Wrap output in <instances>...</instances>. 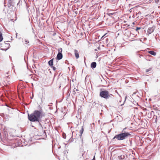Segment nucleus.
Listing matches in <instances>:
<instances>
[{"instance_id":"1","label":"nucleus","mask_w":160,"mask_h":160,"mask_svg":"<svg viewBox=\"0 0 160 160\" xmlns=\"http://www.w3.org/2000/svg\"><path fill=\"white\" fill-rule=\"evenodd\" d=\"M42 110H35L33 113L30 114H28V120L32 122H38L39 125H41L40 119L42 117Z\"/></svg>"},{"instance_id":"2","label":"nucleus","mask_w":160,"mask_h":160,"mask_svg":"<svg viewBox=\"0 0 160 160\" xmlns=\"http://www.w3.org/2000/svg\"><path fill=\"white\" fill-rule=\"evenodd\" d=\"M126 128H124L122 131V132L116 135L113 138V140L117 139L118 140H122L126 139L129 137L131 136L130 133L128 132H125Z\"/></svg>"},{"instance_id":"3","label":"nucleus","mask_w":160,"mask_h":160,"mask_svg":"<svg viewBox=\"0 0 160 160\" xmlns=\"http://www.w3.org/2000/svg\"><path fill=\"white\" fill-rule=\"evenodd\" d=\"M99 96L101 97L106 99H108L109 98L112 99L114 98L113 95L109 93L108 91L105 90H100Z\"/></svg>"},{"instance_id":"4","label":"nucleus","mask_w":160,"mask_h":160,"mask_svg":"<svg viewBox=\"0 0 160 160\" xmlns=\"http://www.w3.org/2000/svg\"><path fill=\"white\" fill-rule=\"evenodd\" d=\"M155 27L153 26L152 27L149 28L147 31V32L148 34H151L153 32L155 29Z\"/></svg>"},{"instance_id":"5","label":"nucleus","mask_w":160,"mask_h":160,"mask_svg":"<svg viewBox=\"0 0 160 160\" xmlns=\"http://www.w3.org/2000/svg\"><path fill=\"white\" fill-rule=\"evenodd\" d=\"M62 53H58L57 57H56V59L57 60H60L61 59H62Z\"/></svg>"},{"instance_id":"6","label":"nucleus","mask_w":160,"mask_h":160,"mask_svg":"<svg viewBox=\"0 0 160 160\" xmlns=\"http://www.w3.org/2000/svg\"><path fill=\"white\" fill-rule=\"evenodd\" d=\"M131 33L130 31H129L126 30L125 31V32L124 33V35L125 36H127L128 37H130L131 35Z\"/></svg>"},{"instance_id":"7","label":"nucleus","mask_w":160,"mask_h":160,"mask_svg":"<svg viewBox=\"0 0 160 160\" xmlns=\"http://www.w3.org/2000/svg\"><path fill=\"white\" fill-rule=\"evenodd\" d=\"M13 0H8V7H10L11 6H12L13 5Z\"/></svg>"},{"instance_id":"8","label":"nucleus","mask_w":160,"mask_h":160,"mask_svg":"<svg viewBox=\"0 0 160 160\" xmlns=\"http://www.w3.org/2000/svg\"><path fill=\"white\" fill-rule=\"evenodd\" d=\"M97 63L95 62H93L91 64V67L92 69L95 68L96 66Z\"/></svg>"},{"instance_id":"9","label":"nucleus","mask_w":160,"mask_h":160,"mask_svg":"<svg viewBox=\"0 0 160 160\" xmlns=\"http://www.w3.org/2000/svg\"><path fill=\"white\" fill-rule=\"evenodd\" d=\"M75 55L76 58L78 59L79 58V55L78 51L76 49L74 50Z\"/></svg>"},{"instance_id":"10","label":"nucleus","mask_w":160,"mask_h":160,"mask_svg":"<svg viewBox=\"0 0 160 160\" xmlns=\"http://www.w3.org/2000/svg\"><path fill=\"white\" fill-rule=\"evenodd\" d=\"M22 42H23L24 44L27 45V46H28V45L29 46L30 45L29 44V42L28 41V40H27L26 39H25L24 40V42L23 41H22Z\"/></svg>"},{"instance_id":"11","label":"nucleus","mask_w":160,"mask_h":160,"mask_svg":"<svg viewBox=\"0 0 160 160\" xmlns=\"http://www.w3.org/2000/svg\"><path fill=\"white\" fill-rule=\"evenodd\" d=\"M125 158L124 155L119 156L118 157V158L119 160H123Z\"/></svg>"},{"instance_id":"12","label":"nucleus","mask_w":160,"mask_h":160,"mask_svg":"<svg viewBox=\"0 0 160 160\" xmlns=\"http://www.w3.org/2000/svg\"><path fill=\"white\" fill-rule=\"evenodd\" d=\"M53 58L49 61L48 62V63L49 65L52 66H53Z\"/></svg>"},{"instance_id":"13","label":"nucleus","mask_w":160,"mask_h":160,"mask_svg":"<svg viewBox=\"0 0 160 160\" xmlns=\"http://www.w3.org/2000/svg\"><path fill=\"white\" fill-rule=\"evenodd\" d=\"M148 53L150 54L151 55L155 56L156 54V53L155 52L152 51H149L148 52Z\"/></svg>"},{"instance_id":"14","label":"nucleus","mask_w":160,"mask_h":160,"mask_svg":"<svg viewBox=\"0 0 160 160\" xmlns=\"http://www.w3.org/2000/svg\"><path fill=\"white\" fill-rule=\"evenodd\" d=\"M83 126H82L81 129L80 130V131H79V132L80 133V138H81L82 135L83 133Z\"/></svg>"},{"instance_id":"15","label":"nucleus","mask_w":160,"mask_h":160,"mask_svg":"<svg viewBox=\"0 0 160 160\" xmlns=\"http://www.w3.org/2000/svg\"><path fill=\"white\" fill-rule=\"evenodd\" d=\"M3 38L2 36V34L1 32H0V42L3 40Z\"/></svg>"},{"instance_id":"16","label":"nucleus","mask_w":160,"mask_h":160,"mask_svg":"<svg viewBox=\"0 0 160 160\" xmlns=\"http://www.w3.org/2000/svg\"><path fill=\"white\" fill-rule=\"evenodd\" d=\"M151 68H148V69H146V72L147 73V74H148V73H147V72L150 71L151 70Z\"/></svg>"},{"instance_id":"17","label":"nucleus","mask_w":160,"mask_h":160,"mask_svg":"<svg viewBox=\"0 0 160 160\" xmlns=\"http://www.w3.org/2000/svg\"><path fill=\"white\" fill-rule=\"evenodd\" d=\"M58 53H62V49L61 48H59L58 49Z\"/></svg>"},{"instance_id":"18","label":"nucleus","mask_w":160,"mask_h":160,"mask_svg":"<svg viewBox=\"0 0 160 160\" xmlns=\"http://www.w3.org/2000/svg\"><path fill=\"white\" fill-rule=\"evenodd\" d=\"M8 42V41H6V42ZM5 43L7 44V47H8V48H9L10 47V45L9 43H6V42H5Z\"/></svg>"},{"instance_id":"19","label":"nucleus","mask_w":160,"mask_h":160,"mask_svg":"<svg viewBox=\"0 0 160 160\" xmlns=\"http://www.w3.org/2000/svg\"><path fill=\"white\" fill-rule=\"evenodd\" d=\"M53 70L54 71H55L56 70V68L55 67H54L53 66H51Z\"/></svg>"},{"instance_id":"20","label":"nucleus","mask_w":160,"mask_h":160,"mask_svg":"<svg viewBox=\"0 0 160 160\" xmlns=\"http://www.w3.org/2000/svg\"><path fill=\"white\" fill-rule=\"evenodd\" d=\"M141 28L140 27H137L136 29V31H137L138 30L140 29Z\"/></svg>"},{"instance_id":"21","label":"nucleus","mask_w":160,"mask_h":160,"mask_svg":"<svg viewBox=\"0 0 160 160\" xmlns=\"http://www.w3.org/2000/svg\"><path fill=\"white\" fill-rule=\"evenodd\" d=\"M22 1H19L18 2V3L17 5H20V4H21V2Z\"/></svg>"},{"instance_id":"22","label":"nucleus","mask_w":160,"mask_h":160,"mask_svg":"<svg viewBox=\"0 0 160 160\" xmlns=\"http://www.w3.org/2000/svg\"><path fill=\"white\" fill-rule=\"evenodd\" d=\"M8 72H7V73H6V75H5V76L6 77H7V78L8 77Z\"/></svg>"},{"instance_id":"23","label":"nucleus","mask_w":160,"mask_h":160,"mask_svg":"<svg viewBox=\"0 0 160 160\" xmlns=\"http://www.w3.org/2000/svg\"><path fill=\"white\" fill-rule=\"evenodd\" d=\"M73 92L74 94H75L76 93L75 91V90H73Z\"/></svg>"},{"instance_id":"24","label":"nucleus","mask_w":160,"mask_h":160,"mask_svg":"<svg viewBox=\"0 0 160 160\" xmlns=\"http://www.w3.org/2000/svg\"><path fill=\"white\" fill-rule=\"evenodd\" d=\"M127 98V96H126V97H125V100H124V102L125 101H126V99Z\"/></svg>"},{"instance_id":"25","label":"nucleus","mask_w":160,"mask_h":160,"mask_svg":"<svg viewBox=\"0 0 160 160\" xmlns=\"http://www.w3.org/2000/svg\"><path fill=\"white\" fill-rule=\"evenodd\" d=\"M158 1H159V0H156V2H158Z\"/></svg>"},{"instance_id":"26","label":"nucleus","mask_w":160,"mask_h":160,"mask_svg":"<svg viewBox=\"0 0 160 160\" xmlns=\"http://www.w3.org/2000/svg\"><path fill=\"white\" fill-rule=\"evenodd\" d=\"M61 148L60 146H58V148Z\"/></svg>"},{"instance_id":"27","label":"nucleus","mask_w":160,"mask_h":160,"mask_svg":"<svg viewBox=\"0 0 160 160\" xmlns=\"http://www.w3.org/2000/svg\"><path fill=\"white\" fill-rule=\"evenodd\" d=\"M113 14V13H109V14H111V15H112Z\"/></svg>"},{"instance_id":"28","label":"nucleus","mask_w":160,"mask_h":160,"mask_svg":"<svg viewBox=\"0 0 160 160\" xmlns=\"http://www.w3.org/2000/svg\"><path fill=\"white\" fill-rule=\"evenodd\" d=\"M82 140V143H83V140H82H82Z\"/></svg>"},{"instance_id":"29","label":"nucleus","mask_w":160,"mask_h":160,"mask_svg":"<svg viewBox=\"0 0 160 160\" xmlns=\"http://www.w3.org/2000/svg\"><path fill=\"white\" fill-rule=\"evenodd\" d=\"M63 138H66V137H64V136H63Z\"/></svg>"},{"instance_id":"30","label":"nucleus","mask_w":160,"mask_h":160,"mask_svg":"<svg viewBox=\"0 0 160 160\" xmlns=\"http://www.w3.org/2000/svg\"><path fill=\"white\" fill-rule=\"evenodd\" d=\"M123 104H121V106H122V105H123Z\"/></svg>"},{"instance_id":"31","label":"nucleus","mask_w":160,"mask_h":160,"mask_svg":"<svg viewBox=\"0 0 160 160\" xmlns=\"http://www.w3.org/2000/svg\"><path fill=\"white\" fill-rule=\"evenodd\" d=\"M76 91H78V89H76Z\"/></svg>"},{"instance_id":"32","label":"nucleus","mask_w":160,"mask_h":160,"mask_svg":"<svg viewBox=\"0 0 160 160\" xmlns=\"http://www.w3.org/2000/svg\"><path fill=\"white\" fill-rule=\"evenodd\" d=\"M133 24H134V22H133Z\"/></svg>"},{"instance_id":"33","label":"nucleus","mask_w":160,"mask_h":160,"mask_svg":"<svg viewBox=\"0 0 160 160\" xmlns=\"http://www.w3.org/2000/svg\"><path fill=\"white\" fill-rule=\"evenodd\" d=\"M33 98V97H32V98Z\"/></svg>"},{"instance_id":"34","label":"nucleus","mask_w":160,"mask_h":160,"mask_svg":"<svg viewBox=\"0 0 160 160\" xmlns=\"http://www.w3.org/2000/svg\"><path fill=\"white\" fill-rule=\"evenodd\" d=\"M33 98V97H32V98Z\"/></svg>"},{"instance_id":"35","label":"nucleus","mask_w":160,"mask_h":160,"mask_svg":"<svg viewBox=\"0 0 160 160\" xmlns=\"http://www.w3.org/2000/svg\"><path fill=\"white\" fill-rule=\"evenodd\" d=\"M134 93L132 95V96L133 95Z\"/></svg>"}]
</instances>
